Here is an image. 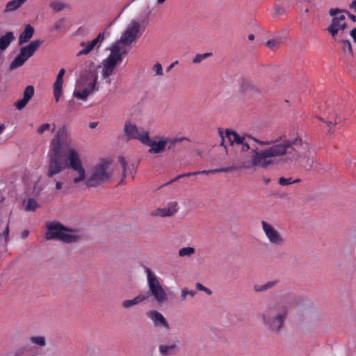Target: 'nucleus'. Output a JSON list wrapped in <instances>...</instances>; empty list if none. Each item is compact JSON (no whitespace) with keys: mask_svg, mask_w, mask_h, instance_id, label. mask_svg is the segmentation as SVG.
<instances>
[{"mask_svg":"<svg viewBox=\"0 0 356 356\" xmlns=\"http://www.w3.org/2000/svg\"><path fill=\"white\" fill-rule=\"evenodd\" d=\"M218 133L222 139L221 146H225V139H227L232 146L234 145H241V153L247 152V154H244L243 159L240 164L217 168L216 172H229L241 169H250L257 166L266 168L270 165V162L266 161V149L259 150L256 145V143L261 145V143L264 142L263 140H259L248 134L239 135L230 129H226L223 134L222 130L219 129Z\"/></svg>","mask_w":356,"mask_h":356,"instance_id":"f257e3e1","label":"nucleus"},{"mask_svg":"<svg viewBox=\"0 0 356 356\" xmlns=\"http://www.w3.org/2000/svg\"><path fill=\"white\" fill-rule=\"evenodd\" d=\"M261 145L270 146L265 149L266 161L270 162V165L275 163L274 158L286 156L285 162L294 163L307 171L314 168V159L307 154L310 150L309 145L298 136L288 139L282 136L274 140H264Z\"/></svg>","mask_w":356,"mask_h":356,"instance_id":"f03ea898","label":"nucleus"},{"mask_svg":"<svg viewBox=\"0 0 356 356\" xmlns=\"http://www.w3.org/2000/svg\"><path fill=\"white\" fill-rule=\"evenodd\" d=\"M72 142L70 129L66 125L58 128L51 139L48 154L49 163L46 175L49 178H53L54 175L66 169V152L73 149Z\"/></svg>","mask_w":356,"mask_h":356,"instance_id":"7ed1b4c3","label":"nucleus"},{"mask_svg":"<svg viewBox=\"0 0 356 356\" xmlns=\"http://www.w3.org/2000/svg\"><path fill=\"white\" fill-rule=\"evenodd\" d=\"M288 316V308L281 302L268 305L261 314L264 325L271 332L280 334L284 326Z\"/></svg>","mask_w":356,"mask_h":356,"instance_id":"20e7f679","label":"nucleus"},{"mask_svg":"<svg viewBox=\"0 0 356 356\" xmlns=\"http://www.w3.org/2000/svg\"><path fill=\"white\" fill-rule=\"evenodd\" d=\"M111 162L106 160L97 163L90 170L88 176L86 177L85 184L88 188L97 187L108 181L112 174L108 172Z\"/></svg>","mask_w":356,"mask_h":356,"instance_id":"39448f33","label":"nucleus"},{"mask_svg":"<svg viewBox=\"0 0 356 356\" xmlns=\"http://www.w3.org/2000/svg\"><path fill=\"white\" fill-rule=\"evenodd\" d=\"M147 273V284L149 290L147 292L142 293L147 296V300L152 296L159 305H162L168 300L167 294L163 286L159 282L157 276L151 270L150 268L145 267Z\"/></svg>","mask_w":356,"mask_h":356,"instance_id":"423d86ee","label":"nucleus"},{"mask_svg":"<svg viewBox=\"0 0 356 356\" xmlns=\"http://www.w3.org/2000/svg\"><path fill=\"white\" fill-rule=\"evenodd\" d=\"M110 51L111 54L102 61L103 70L102 75L104 79H108L113 74L115 67L122 61V55L127 54L128 52V49H123L114 44H112L110 47Z\"/></svg>","mask_w":356,"mask_h":356,"instance_id":"0eeeda50","label":"nucleus"},{"mask_svg":"<svg viewBox=\"0 0 356 356\" xmlns=\"http://www.w3.org/2000/svg\"><path fill=\"white\" fill-rule=\"evenodd\" d=\"M110 51L111 54L102 61L103 70L102 75L104 79H108L113 74L115 67L122 61V55L127 54L128 52V49H123L114 44H112L110 47Z\"/></svg>","mask_w":356,"mask_h":356,"instance_id":"6e6552de","label":"nucleus"},{"mask_svg":"<svg viewBox=\"0 0 356 356\" xmlns=\"http://www.w3.org/2000/svg\"><path fill=\"white\" fill-rule=\"evenodd\" d=\"M67 158L65 159L67 163L66 168H70L76 172L78 176L73 177V183L78 184L86 179V170L82 165L79 154L74 148L66 152Z\"/></svg>","mask_w":356,"mask_h":356,"instance_id":"1a4fd4ad","label":"nucleus"},{"mask_svg":"<svg viewBox=\"0 0 356 356\" xmlns=\"http://www.w3.org/2000/svg\"><path fill=\"white\" fill-rule=\"evenodd\" d=\"M42 43V40H35L31 41L28 45L22 47L19 54L10 63V70H13L22 66L34 54Z\"/></svg>","mask_w":356,"mask_h":356,"instance_id":"9d476101","label":"nucleus"},{"mask_svg":"<svg viewBox=\"0 0 356 356\" xmlns=\"http://www.w3.org/2000/svg\"><path fill=\"white\" fill-rule=\"evenodd\" d=\"M140 24L136 21H131L126 30L122 33L120 38L113 44L123 49H127L126 46H130L133 42L140 36Z\"/></svg>","mask_w":356,"mask_h":356,"instance_id":"9b49d317","label":"nucleus"},{"mask_svg":"<svg viewBox=\"0 0 356 356\" xmlns=\"http://www.w3.org/2000/svg\"><path fill=\"white\" fill-rule=\"evenodd\" d=\"M83 76L86 81H89L85 89L90 95L99 90V87L97 86L98 73L93 62L90 60L86 62L85 74Z\"/></svg>","mask_w":356,"mask_h":356,"instance_id":"f8f14e48","label":"nucleus"},{"mask_svg":"<svg viewBox=\"0 0 356 356\" xmlns=\"http://www.w3.org/2000/svg\"><path fill=\"white\" fill-rule=\"evenodd\" d=\"M261 226L269 242L276 246L284 245L286 241L280 234V233L270 224L262 220Z\"/></svg>","mask_w":356,"mask_h":356,"instance_id":"ddd939ff","label":"nucleus"},{"mask_svg":"<svg viewBox=\"0 0 356 356\" xmlns=\"http://www.w3.org/2000/svg\"><path fill=\"white\" fill-rule=\"evenodd\" d=\"M47 232L45 238L47 240H58L60 241L61 236L64 231L74 232L75 229H70L58 222H51L47 224Z\"/></svg>","mask_w":356,"mask_h":356,"instance_id":"4468645a","label":"nucleus"},{"mask_svg":"<svg viewBox=\"0 0 356 356\" xmlns=\"http://www.w3.org/2000/svg\"><path fill=\"white\" fill-rule=\"evenodd\" d=\"M124 134L127 140L136 139L142 143V139L145 136H147L149 132L143 128H138L131 121H126L124 126Z\"/></svg>","mask_w":356,"mask_h":356,"instance_id":"2eb2a0df","label":"nucleus"},{"mask_svg":"<svg viewBox=\"0 0 356 356\" xmlns=\"http://www.w3.org/2000/svg\"><path fill=\"white\" fill-rule=\"evenodd\" d=\"M105 33H100L99 35L92 41L86 43L85 42H82L80 43L81 47L84 48L79 51L76 54L77 56H81L82 55H87L92 51L95 46H97V49L99 48L100 44L104 41Z\"/></svg>","mask_w":356,"mask_h":356,"instance_id":"dca6fc26","label":"nucleus"},{"mask_svg":"<svg viewBox=\"0 0 356 356\" xmlns=\"http://www.w3.org/2000/svg\"><path fill=\"white\" fill-rule=\"evenodd\" d=\"M142 143L150 147L148 152L151 154H160L165 150L166 146V142L163 139L159 141L152 140L149 138V135L142 139Z\"/></svg>","mask_w":356,"mask_h":356,"instance_id":"f3484780","label":"nucleus"},{"mask_svg":"<svg viewBox=\"0 0 356 356\" xmlns=\"http://www.w3.org/2000/svg\"><path fill=\"white\" fill-rule=\"evenodd\" d=\"M178 204L177 202H173L169 203L166 207L156 209L152 212V216H157L161 217H170L173 216L177 211Z\"/></svg>","mask_w":356,"mask_h":356,"instance_id":"a211bd4d","label":"nucleus"},{"mask_svg":"<svg viewBox=\"0 0 356 356\" xmlns=\"http://www.w3.org/2000/svg\"><path fill=\"white\" fill-rule=\"evenodd\" d=\"M147 316L153 321L154 326L163 327L169 329V324L162 314L156 310H150L147 314Z\"/></svg>","mask_w":356,"mask_h":356,"instance_id":"6ab92c4d","label":"nucleus"},{"mask_svg":"<svg viewBox=\"0 0 356 356\" xmlns=\"http://www.w3.org/2000/svg\"><path fill=\"white\" fill-rule=\"evenodd\" d=\"M65 73L64 68L59 70L58 74L56 76V81L54 83V95L55 97L56 102H58L63 92V78Z\"/></svg>","mask_w":356,"mask_h":356,"instance_id":"aec40b11","label":"nucleus"},{"mask_svg":"<svg viewBox=\"0 0 356 356\" xmlns=\"http://www.w3.org/2000/svg\"><path fill=\"white\" fill-rule=\"evenodd\" d=\"M180 350L178 345L173 342L171 344H161L159 346V352L161 356H172L177 355Z\"/></svg>","mask_w":356,"mask_h":356,"instance_id":"412c9836","label":"nucleus"},{"mask_svg":"<svg viewBox=\"0 0 356 356\" xmlns=\"http://www.w3.org/2000/svg\"><path fill=\"white\" fill-rule=\"evenodd\" d=\"M34 32V28L29 24H26L19 36L18 44L22 45L28 42L33 37Z\"/></svg>","mask_w":356,"mask_h":356,"instance_id":"4be33fe9","label":"nucleus"},{"mask_svg":"<svg viewBox=\"0 0 356 356\" xmlns=\"http://www.w3.org/2000/svg\"><path fill=\"white\" fill-rule=\"evenodd\" d=\"M15 40L13 32L8 31L0 38V52L2 54Z\"/></svg>","mask_w":356,"mask_h":356,"instance_id":"5701e85b","label":"nucleus"},{"mask_svg":"<svg viewBox=\"0 0 356 356\" xmlns=\"http://www.w3.org/2000/svg\"><path fill=\"white\" fill-rule=\"evenodd\" d=\"M36 355V348L29 344L19 347L15 353V356H35Z\"/></svg>","mask_w":356,"mask_h":356,"instance_id":"b1692460","label":"nucleus"},{"mask_svg":"<svg viewBox=\"0 0 356 356\" xmlns=\"http://www.w3.org/2000/svg\"><path fill=\"white\" fill-rule=\"evenodd\" d=\"M27 0H10L6 4L4 10L2 11L3 14H8L18 10Z\"/></svg>","mask_w":356,"mask_h":356,"instance_id":"393cba45","label":"nucleus"},{"mask_svg":"<svg viewBox=\"0 0 356 356\" xmlns=\"http://www.w3.org/2000/svg\"><path fill=\"white\" fill-rule=\"evenodd\" d=\"M81 238V235L78 234V231L75 229L74 232L64 231L61 236L60 241L65 243H76Z\"/></svg>","mask_w":356,"mask_h":356,"instance_id":"a878e982","label":"nucleus"},{"mask_svg":"<svg viewBox=\"0 0 356 356\" xmlns=\"http://www.w3.org/2000/svg\"><path fill=\"white\" fill-rule=\"evenodd\" d=\"M146 300H147V296L143 295L142 293H140V294L136 296L134 299L123 300L122 302V306L125 309H128V308L132 307H134Z\"/></svg>","mask_w":356,"mask_h":356,"instance_id":"bb28decb","label":"nucleus"},{"mask_svg":"<svg viewBox=\"0 0 356 356\" xmlns=\"http://www.w3.org/2000/svg\"><path fill=\"white\" fill-rule=\"evenodd\" d=\"M278 282H279L278 280H273V281L268 282L267 283L262 284V285L255 284V285H254V287H253L254 291L255 292H258V293L266 291L275 286Z\"/></svg>","mask_w":356,"mask_h":356,"instance_id":"cd10ccee","label":"nucleus"},{"mask_svg":"<svg viewBox=\"0 0 356 356\" xmlns=\"http://www.w3.org/2000/svg\"><path fill=\"white\" fill-rule=\"evenodd\" d=\"M327 31L332 37H336L339 31H341V22H337V19H332L331 24L327 28Z\"/></svg>","mask_w":356,"mask_h":356,"instance_id":"c85d7f7f","label":"nucleus"},{"mask_svg":"<svg viewBox=\"0 0 356 356\" xmlns=\"http://www.w3.org/2000/svg\"><path fill=\"white\" fill-rule=\"evenodd\" d=\"M243 90L245 92L250 95H258L261 93L260 89L251 83H245L243 86Z\"/></svg>","mask_w":356,"mask_h":356,"instance_id":"c756f323","label":"nucleus"},{"mask_svg":"<svg viewBox=\"0 0 356 356\" xmlns=\"http://www.w3.org/2000/svg\"><path fill=\"white\" fill-rule=\"evenodd\" d=\"M195 252V249L192 247L182 248L179 250L178 254L180 257H191Z\"/></svg>","mask_w":356,"mask_h":356,"instance_id":"7c9ffc66","label":"nucleus"},{"mask_svg":"<svg viewBox=\"0 0 356 356\" xmlns=\"http://www.w3.org/2000/svg\"><path fill=\"white\" fill-rule=\"evenodd\" d=\"M29 340L32 343L38 345L40 347H44L46 346V339L43 336L31 337Z\"/></svg>","mask_w":356,"mask_h":356,"instance_id":"2f4dec72","label":"nucleus"},{"mask_svg":"<svg viewBox=\"0 0 356 356\" xmlns=\"http://www.w3.org/2000/svg\"><path fill=\"white\" fill-rule=\"evenodd\" d=\"M34 92L35 90L33 86H26L23 93V99H26L27 102H29L33 97Z\"/></svg>","mask_w":356,"mask_h":356,"instance_id":"473e14b6","label":"nucleus"},{"mask_svg":"<svg viewBox=\"0 0 356 356\" xmlns=\"http://www.w3.org/2000/svg\"><path fill=\"white\" fill-rule=\"evenodd\" d=\"M281 43H282V41L280 39L275 38V39L268 40L266 42V44L269 49L274 51V50L277 49L280 47Z\"/></svg>","mask_w":356,"mask_h":356,"instance_id":"72a5a7b5","label":"nucleus"},{"mask_svg":"<svg viewBox=\"0 0 356 356\" xmlns=\"http://www.w3.org/2000/svg\"><path fill=\"white\" fill-rule=\"evenodd\" d=\"M341 43L343 51L345 54H348V55L353 56V51L350 42L348 40H341Z\"/></svg>","mask_w":356,"mask_h":356,"instance_id":"f704fd0d","label":"nucleus"},{"mask_svg":"<svg viewBox=\"0 0 356 356\" xmlns=\"http://www.w3.org/2000/svg\"><path fill=\"white\" fill-rule=\"evenodd\" d=\"M49 7L56 13L62 11L66 8V4L60 1H54L50 3Z\"/></svg>","mask_w":356,"mask_h":356,"instance_id":"c9c22d12","label":"nucleus"},{"mask_svg":"<svg viewBox=\"0 0 356 356\" xmlns=\"http://www.w3.org/2000/svg\"><path fill=\"white\" fill-rule=\"evenodd\" d=\"M38 207H39V204H38V202L35 200H34L33 198H29L27 201V204L25 207V209L27 211H33Z\"/></svg>","mask_w":356,"mask_h":356,"instance_id":"e433bc0d","label":"nucleus"},{"mask_svg":"<svg viewBox=\"0 0 356 356\" xmlns=\"http://www.w3.org/2000/svg\"><path fill=\"white\" fill-rule=\"evenodd\" d=\"M90 93L84 88L82 91L74 90L73 96L82 100H86Z\"/></svg>","mask_w":356,"mask_h":356,"instance_id":"4c0bfd02","label":"nucleus"},{"mask_svg":"<svg viewBox=\"0 0 356 356\" xmlns=\"http://www.w3.org/2000/svg\"><path fill=\"white\" fill-rule=\"evenodd\" d=\"M184 140H188V138H174V139H171V138H165V139H163L164 141L166 142V145H168V149H172L177 143H179V142H181Z\"/></svg>","mask_w":356,"mask_h":356,"instance_id":"58836bf2","label":"nucleus"},{"mask_svg":"<svg viewBox=\"0 0 356 356\" xmlns=\"http://www.w3.org/2000/svg\"><path fill=\"white\" fill-rule=\"evenodd\" d=\"M118 159H119V162L120 163L122 168L123 169L122 177V179H121L120 184H124V179L126 177L127 163L123 156H120Z\"/></svg>","mask_w":356,"mask_h":356,"instance_id":"ea45409f","label":"nucleus"},{"mask_svg":"<svg viewBox=\"0 0 356 356\" xmlns=\"http://www.w3.org/2000/svg\"><path fill=\"white\" fill-rule=\"evenodd\" d=\"M211 55H212V53H205V54H197L193 59V62L194 63H200L203 60L207 58L208 57L211 56Z\"/></svg>","mask_w":356,"mask_h":356,"instance_id":"a19ab883","label":"nucleus"},{"mask_svg":"<svg viewBox=\"0 0 356 356\" xmlns=\"http://www.w3.org/2000/svg\"><path fill=\"white\" fill-rule=\"evenodd\" d=\"M273 10H275V13L273 15V16L274 17L281 16V15H284L286 11L284 7L279 6V5H275L273 6Z\"/></svg>","mask_w":356,"mask_h":356,"instance_id":"79ce46f5","label":"nucleus"},{"mask_svg":"<svg viewBox=\"0 0 356 356\" xmlns=\"http://www.w3.org/2000/svg\"><path fill=\"white\" fill-rule=\"evenodd\" d=\"M65 18L63 17L58 19L54 25V29L56 31H60L65 27Z\"/></svg>","mask_w":356,"mask_h":356,"instance_id":"37998d69","label":"nucleus"},{"mask_svg":"<svg viewBox=\"0 0 356 356\" xmlns=\"http://www.w3.org/2000/svg\"><path fill=\"white\" fill-rule=\"evenodd\" d=\"M196 294L195 291H189L187 288H184L181 290V300H185L186 299V296L190 295L191 297H193Z\"/></svg>","mask_w":356,"mask_h":356,"instance_id":"c03bdc74","label":"nucleus"},{"mask_svg":"<svg viewBox=\"0 0 356 356\" xmlns=\"http://www.w3.org/2000/svg\"><path fill=\"white\" fill-rule=\"evenodd\" d=\"M153 71L155 72V75L162 76L163 74V67L161 63H156L152 68Z\"/></svg>","mask_w":356,"mask_h":356,"instance_id":"a18cd8bd","label":"nucleus"},{"mask_svg":"<svg viewBox=\"0 0 356 356\" xmlns=\"http://www.w3.org/2000/svg\"><path fill=\"white\" fill-rule=\"evenodd\" d=\"M51 127V124L49 123H45L40 126L38 129L37 132L38 134L42 135L44 131L49 130Z\"/></svg>","mask_w":356,"mask_h":356,"instance_id":"49530a36","label":"nucleus"},{"mask_svg":"<svg viewBox=\"0 0 356 356\" xmlns=\"http://www.w3.org/2000/svg\"><path fill=\"white\" fill-rule=\"evenodd\" d=\"M278 184L281 186H287L289 184H292V178L280 177L278 180Z\"/></svg>","mask_w":356,"mask_h":356,"instance_id":"de8ad7c7","label":"nucleus"},{"mask_svg":"<svg viewBox=\"0 0 356 356\" xmlns=\"http://www.w3.org/2000/svg\"><path fill=\"white\" fill-rule=\"evenodd\" d=\"M28 102H29L22 98L21 100L16 102L15 103V106L17 107L18 110H22L26 106Z\"/></svg>","mask_w":356,"mask_h":356,"instance_id":"09e8293b","label":"nucleus"},{"mask_svg":"<svg viewBox=\"0 0 356 356\" xmlns=\"http://www.w3.org/2000/svg\"><path fill=\"white\" fill-rule=\"evenodd\" d=\"M196 288L200 291H203L206 292L209 295H211L212 293L211 291L209 289L206 288L205 286H204L202 284H200L199 282L196 283Z\"/></svg>","mask_w":356,"mask_h":356,"instance_id":"8fccbe9b","label":"nucleus"},{"mask_svg":"<svg viewBox=\"0 0 356 356\" xmlns=\"http://www.w3.org/2000/svg\"><path fill=\"white\" fill-rule=\"evenodd\" d=\"M216 173V169L213 170H202V171H196L192 172L193 175H197L199 174H203V175H209V174H214Z\"/></svg>","mask_w":356,"mask_h":356,"instance_id":"3c124183","label":"nucleus"},{"mask_svg":"<svg viewBox=\"0 0 356 356\" xmlns=\"http://www.w3.org/2000/svg\"><path fill=\"white\" fill-rule=\"evenodd\" d=\"M344 13V10H341L339 8H331L330 10H329V14L331 16H333L334 17L335 16H337V14H340V13Z\"/></svg>","mask_w":356,"mask_h":356,"instance_id":"603ef678","label":"nucleus"},{"mask_svg":"<svg viewBox=\"0 0 356 356\" xmlns=\"http://www.w3.org/2000/svg\"><path fill=\"white\" fill-rule=\"evenodd\" d=\"M338 118V115H335V120L334 121V122H331V121H325L323 118H321V117L318 118V119L323 122H324L325 123H326L328 126L330 125H336L339 122H337V119Z\"/></svg>","mask_w":356,"mask_h":356,"instance_id":"864d4df0","label":"nucleus"},{"mask_svg":"<svg viewBox=\"0 0 356 356\" xmlns=\"http://www.w3.org/2000/svg\"><path fill=\"white\" fill-rule=\"evenodd\" d=\"M8 234H9V227H8V224L5 230L3 231V232L1 234L2 236H5L6 242H7L8 240Z\"/></svg>","mask_w":356,"mask_h":356,"instance_id":"5fc2aeb1","label":"nucleus"},{"mask_svg":"<svg viewBox=\"0 0 356 356\" xmlns=\"http://www.w3.org/2000/svg\"><path fill=\"white\" fill-rule=\"evenodd\" d=\"M344 13H346L353 22H356V16L355 15L351 14L349 11L346 10H344Z\"/></svg>","mask_w":356,"mask_h":356,"instance_id":"6e6d98bb","label":"nucleus"},{"mask_svg":"<svg viewBox=\"0 0 356 356\" xmlns=\"http://www.w3.org/2000/svg\"><path fill=\"white\" fill-rule=\"evenodd\" d=\"M332 19H337V22H343L345 20L346 17H345L344 15H338V16H335Z\"/></svg>","mask_w":356,"mask_h":356,"instance_id":"4d7b16f0","label":"nucleus"},{"mask_svg":"<svg viewBox=\"0 0 356 356\" xmlns=\"http://www.w3.org/2000/svg\"><path fill=\"white\" fill-rule=\"evenodd\" d=\"M63 182L61 181H56V189L60 191L63 188Z\"/></svg>","mask_w":356,"mask_h":356,"instance_id":"13d9d810","label":"nucleus"},{"mask_svg":"<svg viewBox=\"0 0 356 356\" xmlns=\"http://www.w3.org/2000/svg\"><path fill=\"white\" fill-rule=\"evenodd\" d=\"M350 35L352 37V38L353 39V41L355 42H356V28H354L353 29H352L350 31Z\"/></svg>","mask_w":356,"mask_h":356,"instance_id":"bf43d9fd","label":"nucleus"},{"mask_svg":"<svg viewBox=\"0 0 356 356\" xmlns=\"http://www.w3.org/2000/svg\"><path fill=\"white\" fill-rule=\"evenodd\" d=\"M177 64H178L177 60L173 62L167 67L166 71L170 72Z\"/></svg>","mask_w":356,"mask_h":356,"instance_id":"052dcab7","label":"nucleus"},{"mask_svg":"<svg viewBox=\"0 0 356 356\" xmlns=\"http://www.w3.org/2000/svg\"><path fill=\"white\" fill-rule=\"evenodd\" d=\"M349 8L353 9L356 13V0H353L352 3L349 5Z\"/></svg>","mask_w":356,"mask_h":356,"instance_id":"680f3d73","label":"nucleus"},{"mask_svg":"<svg viewBox=\"0 0 356 356\" xmlns=\"http://www.w3.org/2000/svg\"><path fill=\"white\" fill-rule=\"evenodd\" d=\"M191 175H193L192 174V172H188V173H185V174H182V175H178L177 177H179V179H181L182 177H190Z\"/></svg>","mask_w":356,"mask_h":356,"instance_id":"e2e57ef3","label":"nucleus"},{"mask_svg":"<svg viewBox=\"0 0 356 356\" xmlns=\"http://www.w3.org/2000/svg\"><path fill=\"white\" fill-rule=\"evenodd\" d=\"M29 234V232L28 230L23 231L22 233V238L23 239L26 238L28 236Z\"/></svg>","mask_w":356,"mask_h":356,"instance_id":"0e129e2a","label":"nucleus"},{"mask_svg":"<svg viewBox=\"0 0 356 356\" xmlns=\"http://www.w3.org/2000/svg\"><path fill=\"white\" fill-rule=\"evenodd\" d=\"M179 177H176L175 179L170 180V181L167 182L166 184H163L162 186H167V185H169L172 183H173L174 181H176L177 180H179Z\"/></svg>","mask_w":356,"mask_h":356,"instance_id":"69168bd1","label":"nucleus"},{"mask_svg":"<svg viewBox=\"0 0 356 356\" xmlns=\"http://www.w3.org/2000/svg\"><path fill=\"white\" fill-rule=\"evenodd\" d=\"M348 27L346 23L341 22V31L345 30Z\"/></svg>","mask_w":356,"mask_h":356,"instance_id":"338daca9","label":"nucleus"},{"mask_svg":"<svg viewBox=\"0 0 356 356\" xmlns=\"http://www.w3.org/2000/svg\"><path fill=\"white\" fill-rule=\"evenodd\" d=\"M97 124V122H90L89 124V127L91 129H94L95 127H96Z\"/></svg>","mask_w":356,"mask_h":356,"instance_id":"774afa93","label":"nucleus"}]
</instances>
